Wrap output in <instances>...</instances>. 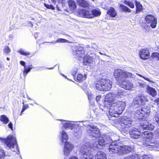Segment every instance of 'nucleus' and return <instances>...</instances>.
<instances>
[{"mask_svg":"<svg viewBox=\"0 0 159 159\" xmlns=\"http://www.w3.org/2000/svg\"><path fill=\"white\" fill-rule=\"evenodd\" d=\"M97 142L93 144V146L91 147L89 146L88 143L85 144H83L80 149V152L81 154V157L82 159H93V148H98V145L103 146L106 144H107L108 142L110 143L112 142L110 145L109 148V152L111 154H115L118 153L119 155L128 153L131 152L133 149V147L128 146H121L118 144L115 140H113L112 138H111L107 135H104L103 137L100 136L98 137Z\"/></svg>","mask_w":159,"mask_h":159,"instance_id":"nucleus-1","label":"nucleus"},{"mask_svg":"<svg viewBox=\"0 0 159 159\" xmlns=\"http://www.w3.org/2000/svg\"><path fill=\"white\" fill-rule=\"evenodd\" d=\"M116 98V95L114 93H109L106 95L103 104L108 107L110 115L115 117H117L119 115L122 114L126 106L125 102L121 101L112 103L111 105L109 104L112 103Z\"/></svg>","mask_w":159,"mask_h":159,"instance_id":"nucleus-2","label":"nucleus"},{"mask_svg":"<svg viewBox=\"0 0 159 159\" xmlns=\"http://www.w3.org/2000/svg\"><path fill=\"white\" fill-rule=\"evenodd\" d=\"M150 112V108L148 107H146L137 110L133 115V117L134 119L143 120L140 123V125L141 128L143 129V130H152L154 127L153 125L147 121L144 120L148 116Z\"/></svg>","mask_w":159,"mask_h":159,"instance_id":"nucleus-3","label":"nucleus"},{"mask_svg":"<svg viewBox=\"0 0 159 159\" xmlns=\"http://www.w3.org/2000/svg\"><path fill=\"white\" fill-rule=\"evenodd\" d=\"M114 76L118 80V84L120 87L126 90H130L132 88V83L129 81L125 80L126 78H131L133 77L131 73L119 69L115 71Z\"/></svg>","mask_w":159,"mask_h":159,"instance_id":"nucleus-4","label":"nucleus"},{"mask_svg":"<svg viewBox=\"0 0 159 159\" xmlns=\"http://www.w3.org/2000/svg\"><path fill=\"white\" fill-rule=\"evenodd\" d=\"M1 142H4L7 148L12 151L16 152L18 149V146L16 138L12 135H8L6 138L0 137Z\"/></svg>","mask_w":159,"mask_h":159,"instance_id":"nucleus-5","label":"nucleus"},{"mask_svg":"<svg viewBox=\"0 0 159 159\" xmlns=\"http://www.w3.org/2000/svg\"><path fill=\"white\" fill-rule=\"evenodd\" d=\"M61 121L63 127L66 129H70L73 135H74L77 138H80L82 134V131L79 129L78 125H75L70 121L63 120H61Z\"/></svg>","mask_w":159,"mask_h":159,"instance_id":"nucleus-6","label":"nucleus"},{"mask_svg":"<svg viewBox=\"0 0 159 159\" xmlns=\"http://www.w3.org/2000/svg\"><path fill=\"white\" fill-rule=\"evenodd\" d=\"M73 50L75 51V54L76 57L84 58L83 62L84 65H87L93 62V58L92 57L88 55L85 56L84 51L82 47L78 46L75 49H73Z\"/></svg>","mask_w":159,"mask_h":159,"instance_id":"nucleus-7","label":"nucleus"},{"mask_svg":"<svg viewBox=\"0 0 159 159\" xmlns=\"http://www.w3.org/2000/svg\"><path fill=\"white\" fill-rule=\"evenodd\" d=\"M89 129L87 134L90 136L97 138L100 136V132L99 129L96 126L89 125Z\"/></svg>","mask_w":159,"mask_h":159,"instance_id":"nucleus-8","label":"nucleus"},{"mask_svg":"<svg viewBox=\"0 0 159 159\" xmlns=\"http://www.w3.org/2000/svg\"><path fill=\"white\" fill-rule=\"evenodd\" d=\"M119 124L122 129L128 128L133 125V121L130 117L124 116L121 119Z\"/></svg>","mask_w":159,"mask_h":159,"instance_id":"nucleus-9","label":"nucleus"},{"mask_svg":"<svg viewBox=\"0 0 159 159\" xmlns=\"http://www.w3.org/2000/svg\"><path fill=\"white\" fill-rule=\"evenodd\" d=\"M147 23L150 24L152 28H155L157 23V19L153 15L149 14L147 15L145 18Z\"/></svg>","mask_w":159,"mask_h":159,"instance_id":"nucleus-10","label":"nucleus"},{"mask_svg":"<svg viewBox=\"0 0 159 159\" xmlns=\"http://www.w3.org/2000/svg\"><path fill=\"white\" fill-rule=\"evenodd\" d=\"M129 134L131 138L137 139L140 137L141 134V132L139 130L138 127L134 126L130 130Z\"/></svg>","mask_w":159,"mask_h":159,"instance_id":"nucleus-11","label":"nucleus"},{"mask_svg":"<svg viewBox=\"0 0 159 159\" xmlns=\"http://www.w3.org/2000/svg\"><path fill=\"white\" fill-rule=\"evenodd\" d=\"M63 152L64 154L66 156L69 155L74 148V145L72 143L66 142H64Z\"/></svg>","mask_w":159,"mask_h":159,"instance_id":"nucleus-12","label":"nucleus"},{"mask_svg":"<svg viewBox=\"0 0 159 159\" xmlns=\"http://www.w3.org/2000/svg\"><path fill=\"white\" fill-rule=\"evenodd\" d=\"M101 106L100 108H95L93 110V112L96 116H99L102 114V112L103 111L105 112L109 111L108 107L107 106L104 105L103 104L100 105Z\"/></svg>","mask_w":159,"mask_h":159,"instance_id":"nucleus-13","label":"nucleus"},{"mask_svg":"<svg viewBox=\"0 0 159 159\" xmlns=\"http://www.w3.org/2000/svg\"><path fill=\"white\" fill-rule=\"evenodd\" d=\"M102 86L104 91L109 90L112 87V82L108 79H102Z\"/></svg>","mask_w":159,"mask_h":159,"instance_id":"nucleus-14","label":"nucleus"},{"mask_svg":"<svg viewBox=\"0 0 159 159\" xmlns=\"http://www.w3.org/2000/svg\"><path fill=\"white\" fill-rule=\"evenodd\" d=\"M139 54L140 58L143 59H146L149 57V52L146 48L143 49L140 51Z\"/></svg>","mask_w":159,"mask_h":159,"instance_id":"nucleus-15","label":"nucleus"},{"mask_svg":"<svg viewBox=\"0 0 159 159\" xmlns=\"http://www.w3.org/2000/svg\"><path fill=\"white\" fill-rule=\"evenodd\" d=\"M79 16L80 17L89 18H92L91 12L85 9L81 10L79 12Z\"/></svg>","mask_w":159,"mask_h":159,"instance_id":"nucleus-16","label":"nucleus"},{"mask_svg":"<svg viewBox=\"0 0 159 159\" xmlns=\"http://www.w3.org/2000/svg\"><path fill=\"white\" fill-rule=\"evenodd\" d=\"M127 94L126 91L121 89H119L116 94V97L117 98H123L127 96Z\"/></svg>","mask_w":159,"mask_h":159,"instance_id":"nucleus-17","label":"nucleus"},{"mask_svg":"<svg viewBox=\"0 0 159 159\" xmlns=\"http://www.w3.org/2000/svg\"><path fill=\"white\" fill-rule=\"evenodd\" d=\"M147 92L152 97H154L157 95V92L155 89L148 85L147 87Z\"/></svg>","mask_w":159,"mask_h":159,"instance_id":"nucleus-18","label":"nucleus"},{"mask_svg":"<svg viewBox=\"0 0 159 159\" xmlns=\"http://www.w3.org/2000/svg\"><path fill=\"white\" fill-rule=\"evenodd\" d=\"M60 136L61 137V142L62 143L66 142L68 139V136L67 134L63 130L60 131Z\"/></svg>","mask_w":159,"mask_h":159,"instance_id":"nucleus-19","label":"nucleus"},{"mask_svg":"<svg viewBox=\"0 0 159 159\" xmlns=\"http://www.w3.org/2000/svg\"><path fill=\"white\" fill-rule=\"evenodd\" d=\"M95 159H107L106 154L103 152H98L95 155Z\"/></svg>","mask_w":159,"mask_h":159,"instance_id":"nucleus-20","label":"nucleus"},{"mask_svg":"<svg viewBox=\"0 0 159 159\" xmlns=\"http://www.w3.org/2000/svg\"><path fill=\"white\" fill-rule=\"evenodd\" d=\"M107 13L109 15L113 17H115L117 15L116 11L113 7H111L108 10Z\"/></svg>","mask_w":159,"mask_h":159,"instance_id":"nucleus-21","label":"nucleus"},{"mask_svg":"<svg viewBox=\"0 0 159 159\" xmlns=\"http://www.w3.org/2000/svg\"><path fill=\"white\" fill-rule=\"evenodd\" d=\"M92 18L94 17L99 16L101 14V12L100 10L98 8L93 9L91 11Z\"/></svg>","mask_w":159,"mask_h":159,"instance_id":"nucleus-22","label":"nucleus"},{"mask_svg":"<svg viewBox=\"0 0 159 159\" xmlns=\"http://www.w3.org/2000/svg\"><path fill=\"white\" fill-rule=\"evenodd\" d=\"M102 79L98 81L96 84V89L100 91H104V88L102 86Z\"/></svg>","mask_w":159,"mask_h":159,"instance_id":"nucleus-23","label":"nucleus"},{"mask_svg":"<svg viewBox=\"0 0 159 159\" xmlns=\"http://www.w3.org/2000/svg\"><path fill=\"white\" fill-rule=\"evenodd\" d=\"M142 136L143 137L144 139L149 140L152 138V135L148 131H145L142 133Z\"/></svg>","mask_w":159,"mask_h":159,"instance_id":"nucleus-24","label":"nucleus"},{"mask_svg":"<svg viewBox=\"0 0 159 159\" xmlns=\"http://www.w3.org/2000/svg\"><path fill=\"white\" fill-rule=\"evenodd\" d=\"M135 3L136 7V13H138L141 11L143 10V7L142 5L139 2H138L137 0H135Z\"/></svg>","mask_w":159,"mask_h":159,"instance_id":"nucleus-25","label":"nucleus"},{"mask_svg":"<svg viewBox=\"0 0 159 159\" xmlns=\"http://www.w3.org/2000/svg\"><path fill=\"white\" fill-rule=\"evenodd\" d=\"M139 100L141 102V104L143 105L145 102L148 101V99L146 96L143 94H139Z\"/></svg>","mask_w":159,"mask_h":159,"instance_id":"nucleus-26","label":"nucleus"},{"mask_svg":"<svg viewBox=\"0 0 159 159\" xmlns=\"http://www.w3.org/2000/svg\"><path fill=\"white\" fill-rule=\"evenodd\" d=\"M68 3L70 8L72 11L74 10L76 8V6L75 2L73 0L68 1Z\"/></svg>","mask_w":159,"mask_h":159,"instance_id":"nucleus-27","label":"nucleus"},{"mask_svg":"<svg viewBox=\"0 0 159 159\" xmlns=\"http://www.w3.org/2000/svg\"><path fill=\"white\" fill-rule=\"evenodd\" d=\"M79 5L83 7H87L89 5V3L85 0H76Z\"/></svg>","mask_w":159,"mask_h":159,"instance_id":"nucleus-28","label":"nucleus"},{"mask_svg":"<svg viewBox=\"0 0 159 159\" xmlns=\"http://www.w3.org/2000/svg\"><path fill=\"white\" fill-rule=\"evenodd\" d=\"M122 2L125 5H128L131 8H134V3L131 1H130L127 0L123 1L122 0Z\"/></svg>","mask_w":159,"mask_h":159,"instance_id":"nucleus-29","label":"nucleus"},{"mask_svg":"<svg viewBox=\"0 0 159 159\" xmlns=\"http://www.w3.org/2000/svg\"><path fill=\"white\" fill-rule=\"evenodd\" d=\"M120 8L123 11L127 12H131V10L128 7L124 5L123 4H119Z\"/></svg>","mask_w":159,"mask_h":159,"instance_id":"nucleus-30","label":"nucleus"},{"mask_svg":"<svg viewBox=\"0 0 159 159\" xmlns=\"http://www.w3.org/2000/svg\"><path fill=\"white\" fill-rule=\"evenodd\" d=\"M0 120L4 124H6L9 122V119L5 115H2L0 116Z\"/></svg>","mask_w":159,"mask_h":159,"instance_id":"nucleus-31","label":"nucleus"},{"mask_svg":"<svg viewBox=\"0 0 159 159\" xmlns=\"http://www.w3.org/2000/svg\"><path fill=\"white\" fill-rule=\"evenodd\" d=\"M18 52L20 54L25 56L29 55L30 54V52H27L22 49H20L18 51Z\"/></svg>","mask_w":159,"mask_h":159,"instance_id":"nucleus-32","label":"nucleus"},{"mask_svg":"<svg viewBox=\"0 0 159 159\" xmlns=\"http://www.w3.org/2000/svg\"><path fill=\"white\" fill-rule=\"evenodd\" d=\"M32 69V67L31 66H29L27 69L26 67H25L23 72V75L25 77H26L27 73L30 71Z\"/></svg>","mask_w":159,"mask_h":159,"instance_id":"nucleus-33","label":"nucleus"},{"mask_svg":"<svg viewBox=\"0 0 159 159\" xmlns=\"http://www.w3.org/2000/svg\"><path fill=\"white\" fill-rule=\"evenodd\" d=\"M86 78V75H84V76H83V75L80 74L78 75L77 77V80L79 81H82L85 80Z\"/></svg>","mask_w":159,"mask_h":159,"instance_id":"nucleus-34","label":"nucleus"},{"mask_svg":"<svg viewBox=\"0 0 159 159\" xmlns=\"http://www.w3.org/2000/svg\"><path fill=\"white\" fill-rule=\"evenodd\" d=\"M128 157L130 159H140V157L139 155L136 154L131 155L128 156Z\"/></svg>","mask_w":159,"mask_h":159,"instance_id":"nucleus-35","label":"nucleus"},{"mask_svg":"<svg viewBox=\"0 0 159 159\" xmlns=\"http://www.w3.org/2000/svg\"><path fill=\"white\" fill-rule=\"evenodd\" d=\"M5 155L4 151L2 149L0 148V159H4Z\"/></svg>","mask_w":159,"mask_h":159,"instance_id":"nucleus-36","label":"nucleus"},{"mask_svg":"<svg viewBox=\"0 0 159 159\" xmlns=\"http://www.w3.org/2000/svg\"><path fill=\"white\" fill-rule=\"evenodd\" d=\"M152 58H156L157 60L159 61V53H153L152 55Z\"/></svg>","mask_w":159,"mask_h":159,"instance_id":"nucleus-37","label":"nucleus"},{"mask_svg":"<svg viewBox=\"0 0 159 159\" xmlns=\"http://www.w3.org/2000/svg\"><path fill=\"white\" fill-rule=\"evenodd\" d=\"M68 41L64 39H59L55 41V43H64L67 42Z\"/></svg>","mask_w":159,"mask_h":159,"instance_id":"nucleus-38","label":"nucleus"},{"mask_svg":"<svg viewBox=\"0 0 159 159\" xmlns=\"http://www.w3.org/2000/svg\"><path fill=\"white\" fill-rule=\"evenodd\" d=\"M3 51L5 53L8 54L10 52L11 49L8 46H7L5 47L3 50Z\"/></svg>","mask_w":159,"mask_h":159,"instance_id":"nucleus-39","label":"nucleus"},{"mask_svg":"<svg viewBox=\"0 0 159 159\" xmlns=\"http://www.w3.org/2000/svg\"><path fill=\"white\" fill-rule=\"evenodd\" d=\"M135 83H136V86H140L142 87H144L145 86V84L143 83L138 81H135Z\"/></svg>","mask_w":159,"mask_h":159,"instance_id":"nucleus-40","label":"nucleus"},{"mask_svg":"<svg viewBox=\"0 0 159 159\" xmlns=\"http://www.w3.org/2000/svg\"><path fill=\"white\" fill-rule=\"evenodd\" d=\"M133 103L135 104H141V102L139 100V96L138 97L135 98L134 100Z\"/></svg>","mask_w":159,"mask_h":159,"instance_id":"nucleus-41","label":"nucleus"},{"mask_svg":"<svg viewBox=\"0 0 159 159\" xmlns=\"http://www.w3.org/2000/svg\"><path fill=\"white\" fill-rule=\"evenodd\" d=\"M23 108L22 109V110L21 111V113H20V116H21L22 115V113L25 111V110H26L27 108H29V106L27 104L24 105V103L23 102Z\"/></svg>","mask_w":159,"mask_h":159,"instance_id":"nucleus-42","label":"nucleus"},{"mask_svg":"<svg viewBox=\"0 0 159 159\" xmlns=\"http://www.w3.org/2000/svg\"><path fill=\"white\" fill-rule=\"evenodd\" d=\"M77 71L78 68L77 67H75L73 69L72 72L71 73V74L73 76L74 78V77L76 75Z\"/></svg>","mask_w":159,"mask_h":159,"instance_id":"nucleus-43","label":"nucleus"},{"mask_svg":"<svg viewBox=\"0 0 159 159\" xmlns=\"http://www.w3.org/2000/svg\"><path fill=\"white\" fill-rule=\"evenodd\" d=\"M44 6H45L48 9H50L52 10H54V7L53 6V5H49L48 4H46L45 3H44Z\"/></svg>","mask_w":159,"mask_h":159,"instance_id":"nucleus-44","label":"nucleus"},{"mask_svg":"<svg viewBox=\"0 0 159 159\" xmlns=\"http://www.w3.org/2000/svg\"><path fill=\"white\" fill-rule=\"evenodd\" d=\"M137 75H139V76L140 77L143 78L145 80L148 81H149V82H151V83H153V81H152L150 79L148 78H146L144 76H143L142 75H140L139 74H137Z\"/></svg>","mask_w":159,"mask_h":159,"instance_id":"nucleus-45","label":"nucleus"},{"mask_svg":"<svg viewBox=\"0 0 159 159\" xmlns=\"http://www.w3.org/2000/svg\"><path fill=\"white\" fill-rule=\"evenodd\" d=\"M88 98L89 100V102H91L92 99L93 98H94V96H93L91 93L88 94Z\"/></svg>","mask_w":159,"mask_h":159,"instance_id":"nucleus-46","label":"nucleus"},{"mask_svg":"<svg viewBox=\"0 0 159 159\" xmlns=\"http://www.w3.org/2000/svg\"><path fill=\"white\" fill-rule=\"evenodd\" d=\"M155 118L156 122L157 123V124L159 125V116L156 115Z\"/></svg>","mask_w":159,"mask_h":159,"instance_id":"nucleus-47","label":"nucleus"},{"mask_svg":"<svg viewBox=\"0 0 159 159\" xmlns=\"http://www.w3.org/2000/svg\"><path fill=\"white\" fill-rule=\"evenodd\" d=\"M143 159H150L149 157L147 155H144L142 156Z\"/></svg>","mask_w":159,"mask_h":159,"instance_id":"nucleus-48","label":"nucleus"},{"mask_svg":"<svg viewBox=\"0 0 159 159\" xmlns=\"http://www.w3.org/2000/svg\"><path fill=\"white\" fill-rule=\"evenodd\" d=\"M101 96L100 95H98L96 97V100L97 102H99V101H100V99H101Z\"/></svg>","mask_w":159,"mask_h":159,"instance_id":"nucleus-49","label":"nucleus"},{"mask_svg":"<svg viewBox=\"0 0 159 159\" xmlns=\"http://www.w3.org/2000/svg\"><path fill=\"white\" fill-rule=\"evenodd\" d=\"M8 126L12 130H13L12 124L11 122H10L8 125Z\"/></svg>","mask_w":159,"mask_h":159,"instance_id":"nucleus-50","label":"nucleus"},{"mask_svg":"<svg viewBox=\"0 0 159 159\" xmlns=\"http://www.w3.org/2000/svg\"><path fill=\"white\" fill-rule=\"evenodd\" d=\"M20 64L21 65L24 66V68L25 67H26L25 66V62L23 61H20Z\"/></svg>","mask_w":159,"mask_h":159,"instance_id":"nucleus-51","label":"nucleus"},{"mask_svg":"<svg viewBox=\"0 0 159 159\" xmlns=\"http://www.w3.org/2000/svg\"><path fill=\"white\" fill-rule=\"evenodd\" d=\"M154 102L156 103L157 105L159 103V98L155 100Z\"/></svg>","mask_w":159,"mask_h":159,"instance_id":"nucleus-52","label":"nucleus"},{"mask_svg":"<svg viewBox=\"0 0 159 159\" xmlns=\"http://www.w3.org/2000/svg\"><path fill=\"white\" fill-rule=\"evenodd\" d=\"M69 159H78V158L75 156H73L71 157H70Z\"/></svg>","mask_w":159,"mask_h":159,"instance_id":"nucleus-53","label":"nucleus"},{"mask_svg":"<svg viewBox=\"0 0 159 159\" xmlns=\"http://www.w3.org/2000/svg\"><path fill=\"white\" fill-rule=\"evenodd\" d=\"M99 54H101V55H106V54H102V52H99Z\"/></svg>","mask_w":159,"mask_h":159,"instance_id":"nucleus-54","label":"nucleus"},{"mask_svg":"<svg viewBox=\"0 0 159 159\" xmlns=\"http://www.w3.org/2000/svg\"><path fill=\"white\" fill-rule=\"evenodd\" d=\"M27 97L28 99L31 100L30 98L28 95H27Z\"/></svg>","mask_w":159,"mask_h":159,"instance_id":"nucleus-55","label":"nucleus"},{"mask_svg":"<svg viewBox=\"0 0 159 159\" xmlns=\"http://www.w3.org/2000/svg\"><path fill=\"white\" fill-rule=\"evenodd\" d=\"M63 76L65 77L66 78H67V77L63 74H61Z\"/></svg>","mask_w":159,"mask_h":159,"instance_id":"nucleus-56","label":"nucleus"},{"mask_svg":"<svg viewBox=\"0 0 159 159\" xmlns=\"http://www.w3.org/2000/svg\"><path fill=\"white\" fill-rule=\"evenodd\" d=\"M57 9H58V10H60V9L58 7V6L57 5Z\"/></svg>","mask_w":159,"mask_h":159,"instance_id":"nucleus-57","label":"nucleus"},{"mask_svg":"<svg viewBox=\"0 0 159 159\" xmlns=\"http://www.w3.org/2000/svg\"><path fill=\"white\" fill-rule=\"evenodd\" d=\"M124 159H130L129 158L128 156L126 157Z\"/></svg>","mask_w":159,"mask_h":159,"instance_id":"nucleus-58","label":"nucleus"},{"mask_svg":"<svg viewBox=\"0 0 159 159\" xmlns=\"http://www.w3.org/2000/svg\"><path fill=\"white\" fill-rule=\"evenodd\" d=\"M64 0H59V2H62V1H63Z\"/></svg>","mask_w":159,"mask_h":159,"instance_id":"nucleus-59","label":"nucleus"},{"mask_svg":"<svg viewBox=\"0 0 159 159\" xmlns=\"http://www.w3.org/2000/svg\"><path fill=\"white\" fill-rule=\"evenodd\" d=\"M50 43H55V41H52Z\"/></svg>","mask_w":159,"mask_h":159,"instance_id":"nucleus-60","label":"nucleus"},{"mask_svg":"<svg viewBox=\"0 0 159 159\" xmlns=\"http://www.w3.org/2000/svg\"><path fill=\"white\" fill-rule=\"evenodd\" d=\"M7 59L8 61H9L10 60V59L8 57H7Z\"/></svg>","mask_w":159,"mask_h":159,"instance_id":"nucleus-61","label":"nucleus"},{"mask_svg":"<svg viewBox=\"0 0 159 159\" xmlns=\"http://www.w3.org/2000/svg\"><path fill=\"white\" fill-rule=\"evenodd\" d=\"M53 2H55V0H51Z\"/></svg>","mask_w":159,"mask_h":159,"instance_id":"nucleus-62","label":"nucleus"},{"mask_svg":"<svg viewBox=\"0 0 159 159\" xmlns=\"http://www.w3.org/2000/svg\"><path fill=\"white\" fill-rule=\"evenodd\" d=\"M30 24H31V26H32L33 24H32V23L31 22H30Z\"/></svg>","mask_w":159,"mask_h":159,"instance_id":"nucleus-63","label":"nucleus"},{"mask_svg":"<svg viewBox=\"0 0 159 159\" xmlns=\"http://www.w3.org/2000/svg\"><path fill=\"white\" fill-rule=\"evenodd\" d=\"M157 48L158 49H159V50H158V51H159V47H157Z\"/></svg>","mask_w":159,"mask_h":159,"instance_id":"nucleus-64","label":"nucleus"}]
</instances>
